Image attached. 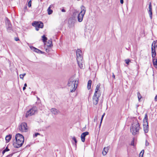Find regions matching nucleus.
<instances>
[{
	"label": "nucleus",
	"instance_id": "603ef678",
	"mask_svg": "<svg viewBox=\"0 0 157 157\" xmlns=\"http://www.w3.org/2000/svg\"><path fill=\"white\" fill-rule=\"evenodd\" d=\"M77 1H79L80 0H77Z\"/></svg>",
	"mask_w": 157,
	"mask_h": 157
},
{
	"label": "nucleus",
	"instance_id": "c85d7f7f",
	"mask_svg": "<svg viewBox=\"0 0 157 157\" xmlns=\"http://www.w3.org/2000/svg\"><path fill=\"white\" fill-rule=\"evenodd\" d=\"M38 136H44L43 135H41L40 133H36L33 135V136L36 137Z\"/></svg>",
	"mask_w": 157,
	"mask_h": 157
},
{
	"label": "nucleus",
	"instance_id": "1a4fd4ad",
	"mask_svg": "<svg viewBox=\"0 0 157 157\" xmlns=\"http://www.w3.org/2000/svg\"><path fill=\"white\" fill-rule=\"evenodd\" d=\"M18 129L21 131L27 132L28 129L27 124L25 122L22 123L19 126Z\"/></svg>",
	"mask_w": 157,
	"mask_h": 157
},
{
	"label": "nucleus",
	"instance_id": "72a5a7b5",
	"mask_svg": "<svg viewBox=\"0 0 157 157\" xmlns=\"http://www.w3.org/2000/svg\"><path fill=\"white\" fill-rule=\"evenodd\" d=\"M125 63L127 64H128L130 62V60L129 59H126L125 60Z\"/></svg>",
	"mask_w": 157,
	"mask_h": 157
},
{
	"label": "nucleus",
	"instance_id": "f3484780",
	"mask_svg": "<svg viewBox=\"0 0 157 157\" xmlns=\"http://www.w3.org/2000/svg\"><path fill=\"white\" fill-rule=\"evenodd\" d=\"M109 149V148L108 147H104L102 152L103 155H105L108 152Z\"/></svg>",
	"mask_w": 157,
	"mask_h": 157
},
{
	"label": "nucleus",
	"instance_id": "e433bc0d",
	"mask_svg": "<svg viewBox=\"0 0 157 157\" xmlns=\"http://www.w3.org/2000/svg\"><path fill=\"white\" fill-rule=\"evenodd\" d=\"M149 143L148 142L147 140H146L145 145L146 146H147L149 145Z\"/></svg>",
	"mask_w": 157,
	"mask_h": 157
},
{
	"label": "nucleus",
	"instance_id": "2f4dec72",
	"mask_svg": "<svg viewBox=\"0 0 157 157\" xmlns=\"http://www.w3.org/2000/svg\"><path fill=\"white\" fill-rule=\"evenodd\" d=\"M131 145L133 146H135V139L134 138H133L132 140V141Z\"/></svg>",
	"mask_w": 157,
	"mask_h": 157
},
{
	"label": "nucleus",
	"instance_id": "39448f33",
	"mask_svg": "<svg viewBox=\"0 0 157 157\" xmlns=\"http://www.w3.org/2000/svg\"><path fill=\"white\" fill-rule=\"evenodd\" d=\"M81 11L78 14L77 17L78 21L79 22H81L82 21L86 11L85 7L83 6H81Z\"/></svg>",
	"mask_w": 157,
	"mask_h": 157
},
{
	"label": "nucleus",
	"instance_id": "dca6fc26",
	"mask_svg": "<svg viewBox=\"0 0 157 157\" xmlns=\"http://www.w3.org/2000/svg\"><path fill=\"white\" fill-rule=\"evenodd\" d=\"M151 54L152 57L153 58H155L156 56V53L155 49L153 48V46H151Z\"/></svg>",
	"mask_w": 157,
	"mask_h": 157
},
{
	"label": "nucleus",
	"instance_id": "423d86ee",
	"mask_svg": "<svg viewBox=\"0 0 157 157\" xmlns=\"http://www.w3.org/2000/svg\"><path fill=\"white\" fill-rule=\"evenodd\" d=\"M37 108L36 107H33L26 113L25 117H27L35 114L37 112Z\"/></svg>",
	"mask_w": 157,
	"mask_h": 157
},
{
	"label": "nucleus",
	"instance_id": "b1692460",
	"mask_svg": "<svg viewBox=\"0 0 157 157\" xmlns=\"http://www.w3.org/2000/svg\"><path fill=\"white\" fill-rule=\"evenodd\" d=\"M72 143L74 145H75V146L76 147V143H77V140L76 139V138H72Z\"/></svg>",
	"mask_w": 157,
	"mask_h": 157
},
{
	"label": "nucleus",
	"instance_id": "5701e85b",
	"mask_svg": "<svg viewBox=\"0 0 157 157\" xmlns=\"http://www.w3.org/2000/svg\"><path fill=\"white\" fill-rule=\"evenodd\" d=\"M53 46L52 44V40H48V44L47 45V46L48 47H51Z\"/></svg>",
	"mask_w": 157,
	"mask_h": 157
},
{
	"label": "nucleus",
	"instance_id": "bb28decb",
	"mask_svg": "<svg viewBox=\"0 0 157 157\" xmlns=\"http://www.w3.org/2000/svg\"><path fill=\"white\" fill-rule=\"evenodd\" d=\"M24 137V136L22 135L21 134H19V133H17L15 135V137Z\"/></svg>",
	"mask_w": 157,
	"mask_h": 157
},
{
	"label": "nucleus",
	"instance_id": "49530a36",
	"mask_svg": "<svg viewBox=\"0 0 157 157\" xmlns=\"http://www.w3.org/2000/svg\"><path fill=\"white\" fill-rule=\"evenodd\" d=\"M6 151L4 150L2 152V153L3 154H4V153L6 152Z\"/></svg>",
	"mask_w": 157,
	"mask_h": 157
},
{
	"label": "nucleus",
	"instance_id": "473e14b6",
	"mask_svg": "<svg viewBox=\"0 0 157 157\" xmlns=\"http://www.w3.org/2000/svg\"><path fill=\"white\" fill-rule=\"evenodd\" d=\"M31 3L32 1L31 0L28 2V5L29 7H30L31 6Z\"/></svg>",
	"mask_w": 157,
	"mask_h": 157
},
{
	"label": "nucleus",
	"instance_id": "2eb2a0df",
	"mask_svg": "<svg viewBox=\"0 0 157 157\" xmlns=\"http://www.w3.org/2000/svg\"><path fill=\"white\" fill-rule=\"evenodd\" d=\"M30 48L31 49L33 50V51H34L35 52L38 53H42L43 52L41 51L40 50L36 48H35L31 46L30 47Z\"/></svg>",
	"mask_w": 157,
	"mask_h": 157
},
{
	"label": "nucleus",
	"instance_id": "c9c22d12",
	"mask_svg": "<svg viewBox=\"0 0 157 157\" xmlns=\"http://www.w3.org/2000/svg\"><path fill=\"white\" fill-rule=\"evenodd\" d=\"M105 115V113H104V114H103V115L101 116V122H100L101 124L102 122L103 119V118Z\"/></svg>",
	"mask_w": 157,
	"mask_h": 157
},
{
	"label": "nucleus",
	"instance_id": "aec40b11",
	"mask_svg": "<svg viewBox=\"0 0 157 157\" xmlns=\"http://www.w3.org/2000/svg\"><path fill=\"white\" fill-rule=\"evenodd\" d=\"M151 46H153V48L155 49V47H157V40L154 41L152 44Z\"/></svg>",
	"mask_w": 157,
	"mask_h": 157
},
{
	"label": "nucleus",
	"instance_id": "58836bf2",
	"mask_svg": "<svg viewBox=\"0 0 157 157\" xmlns=\"http://www.w3.org/2000/svg\"><path fill=\"white\" fill-rule=\"evenodd\" d=\"M6 151H8L9 150V149L7 147H6V149L4 150Z\"/></svg>",
	"mask_w": 157,
	"mask_h": 157
},
{
	"label": "nucleus",
	"instance_id": "a18cd8bd",
	"mask_svg": "<svg viewBox=\"0 0 157 157\" xmlns=\"http://www.w3.org/2000/svg\"><path fill=\"white\" fill-rule=\"evenodd\" d=\"M61 11L62 12H65L66 11L64 9H62L61 10Z\"/></svg>",
	"mask_w": 157,
	"mask_h": 157
},
{
	"label": "nucleus",
	"instance_id": "6e6552de",
	"mask_svg": "<svg viewBox=\"0 0 157 157\" xmlns=\"http://www.w3.org/2000/svg\"><path fill=\"white\" fill-rule=\"evenodd\" d=\"M101 94H94L92 98V102L94 105H97L99 101V98L100 97Z\"/></svg>",
	"mask_w": 157,
	"mask_h": 157
},
{
	"label": "nucleus",
	"instance_id": "4468645a",
	"mask_svg": "<svg viewBox=\"0 0 157 157\" xmlns=\"http://www.w3.org/2000/svg\"><path fill=\"white\" fill-rule=\"evenodd\" d=\"M148 13H149L150 17L151 19L152 18V6L151 3L150 2L149 5V11Z\"/></svg>",
	"mask_w": 157,
	"mask_h": 157
},
{
	"label": "nucleus",
	"instance_id": "79ce46f5",
	"mask_svg": "<svg viewBox=\"0 0 157 157\" xmlns=\"http://www.w3.org/2000/svg\"><path fill=\"white\" fill-rule=\"evenodd\" d=\"M15 40L16 41H17L19 40V38H18L16 37L15 38Z\"/></svg>",
	"mask_w": 157,
	"mask_h": 157
},
{
	"label": "nucleus",
	"instance_id": "4be33fe9",
	"mask_svg": "<svg viewBox=\"0 0 157 157\" xmlns=\"http://www.w3.org/2000/svg\"><path fill=\"white\" fill-rule=\"evenodd\" d=\"M51 6H50L47 9L48 14L49 15L52 14L53 12V11L51 9Z\"/></svg>",
	"mask_w": 157,
	"mask_h": 157
},
{
	"label": "nucleus",
	"instance_id": "6ab92c4d",
	"mask_svg": "<svg viewBox=\"0 0 157 157\" xmlns=\"http://www.w3.org/2000/svg\"><path fill=\"white\" fill-rule=\"evenodd\" d=\"M92 81L91 80H89L88 81L87 83V87L88 90H90L91 88V85Z\"/></svg>",
	"mask_w": 157,
	"mask_h": 157
},
{
	"label": "nucleus",
	"instance_id": "f03ea898",
	"mask_svg": "<svg viewBox=\"0 0 157 157\" xmlns=\"http://www.w3.org/2000/svg\"><path fill=\"white\" fill-rule=\"evenodd\" d=\"M140 128V124L137 120H135L132 124L131 129L132 135L135 136L138 134Z\"/></svg>",
	"mask_w": 157,
	"mask_h": 157
},
{
	"label": "nucleus",
	"instance_id": "c756f323",
	"mask_svg": "<svg viewBox=\"0 0 157 157\" xmlns=\"http://www.w3.org/2000/svg\"><path fill=\"white\" fill-rule=\"evenodd\" d=\"M144 152V150H142L139 154V157H143Z\"/></svg>",
	"mask_w": 157,
	"mask_h": 157
},
{
	"label": "nucleus",
	"instance_id": "37998d69",
	"mask_svg": "<svg viewBox=\"0 0 157 157\" xmlns=\"http://www.w3.org/2000/svg\"><path fill=\"white\" fill-rule=\"evenodd\" d=\"M112 77L114 79L115 78V75H114L113 73Z\"/></svg>",
	"mask_w": 157,
	"mask_h": 157
},
{
	"label": "nucleus",
	"instance_id": "cd10ccee",
	"mask_svg": "<svg viewBox=\"0 0 157 157\" xmlns=\"http://www.w3.org/2000/svg\"><path fill=\"white\" fill-rule=\"evenodd\" d=\"M137 96H138V99L139 101H140V99L142 98V96H141V94H140V92H138L137 93Z\"/></svg>",
	"mask_w": 157,
	"mask_h": 157
},
{
	"label": "nucleus",
	"instance_id": "ea45409f",
	"mask_svg": "<svg viewBox=\"0 0 157 157\" xmlns=\"http://www.w3.org/2000/svg\"><path fill=\"white\" fill-rule=\"evenodd\" d=\"M82 141L83 142H84L85 141V138H81Z\"/></svg>",
	"mask_w": 157,
	"mask_h": 157
},
{
	"label": "nucleus",
	"instance_id": "9b49d317",
	"mask_svg": "<svg viewBox=\"0 0 157 157\" xmlns=\"http://www.w3.org/2000/svg\"><path fill=\"white\" fill-rule=\"evenodd\" d=\"M82 59H83L80 58L79 59H78L77 60L78 65L81 69L83 68V62Z\"/></svg>",
	"mask_w": 157,
	"mask_h": 157
},
{
	"label": "nucleus",
	"instance_id": "f257e3e1",
	"mask_svg": "<svg viewBox=\"0 0 157 157\" xmlns=\"http://www.w3.org/2000/svg\"><path fill=\"white\" fill-rule=\"evenodd\" d=\"M78 81L74 77L71 78L68 80V90L71 92H74L77 87Z\"/></svg>",
	"mask_w": 157,
	"mask_h": 157
},
{
	"label": "nucleus",
	"instance_id": "9d476101",
	"mask_svg": "<svg viewBox=\"0 0 157 157\" xmlns=\"http://www.w3.org/2000/svg\"><path fill=\"white\" fill-rule=\"evenodd\" d=\"M6 26L7 31L9 32H11L13 31L12 28V25L10 24V21L7 19V22H6Z\"/></svg>",
	"mask_w": 157,
	"mask_h": 157
},
{
	"label": "nucleus",
	"instance_id": "f8f14e48",
	"mask_svg": "<svg viewBox=\"0 0 157 157\" xmlns=\"http://www.w3.org/2000/svg\"><path fill=\"white\" fill-rule=\"evenodd\" d=\"M76 56H77V59L79 58H82L83 59V57L82 56V52L79 49H78L76 52Z\"/></svg>",
	"mask_w": 157,
	"mask_h": 157
},
{
	"label": "nucleus",
	"instance_id": "c03bdc74",
	"mask_svg": "<svg viewBox=\"0 0 157 157\" xmlns=\"http://www.w3.org/2000/svg\"><path fill=\"white\" fill-rule=\"evenodd\" d=\"M120 2L122 4H123L124 2L123 0H120Z\"/></svg>",
	"mask_w": 157,
	"mask_h": 157
},
{
	"label": "nucleus",
	"instance_id": "7ed1b4c3",
	"mask_svg": "<svg viewBox=\"0 0 157 157\" xmlns=\"http://www.w3.org/2000/svg\"><path fill=\"white\" fill-rule=\"evenodd\" d=\"M15 140L13 144L14 147L17 148L21 147L24 142V138H15Z\"/></svg>",
	"mask_w": 157,
	"mask_h": 157
},
{
	"label": "nucleus",
	"instance_id": "7c9ffc66",
	"mask_svg": "<svg viewBox=\"0 0 157 157\" xmlns=\"http://www.w3.org/2000/svg\"><path fill=\"white\" fill-rule=\"evenodd\" d=\"M26 73H25L23 74L20 75L19 76L22 79V80H23L24 77Z\"/></svg>",
	"mask_w": 157,
	"mask_h": 157
},
{
	"label": "nucleus",
	"instance_id": "8fccbe9b",
	"mask_svg": "<svg viewBox=\"0 0 157 157\" xmlns=\"http://www.w3.org/2000/svg\"><path fill=\"white\" fill-rule=\"evenodd\" d=\"M27 86V85L26 83H25L24 84V86L25 87H26Z\"/></svg>",
	"mask_w": 157,
	"mask_h": 157
},
{
	"label": "nucleus",
	"instance_id": "a211bd4d",
	"mask_svg": "<svg viewBox=\"0 0 157 157\" xmlns=\"http://www.w3.org/2000/svg\"><path fill=\"white\" fill-rule=\"evenodd\" d=\"M51 112L54 115H57L58 114L59 111L55 108H52L51 109Z\"/></svg>",
	"mask_w": 157,
	"mask_h": 157
},
{
	"label": "nucleus",
	"instance_id": "20e7f679",
	"mask_svg": "<svg viewBox=\"0 0 157 157\" xmlns=\"http://www.w3.org/2000/svg\"><path fill=\"white\" fill-rule=\"evenodd\" d=\"M143 128L145 133H147L149 130V127L148 123L147 115V113L145 114L143 119Z\"/></svg>",
	"mask_w": 157,
	"mask_h": 157
},
{
	"label": "nucleus",
	"instance_id": "3c124183",
	"mask_svg": "<svg viewBox=\"0 0 157 157\" xmlns=\"http://www.w3.org/2000/svg\"><path fill=\"white\" fill-rule=\"evenodd\" d=\"M97 117H95L94 119V121H95L96 120H97Z\"/></svg>",
	"mask_w": 157,
	"mask_h": 157
},
{
	"label": "nucleus",
	"instance_id": "a878e982",
	"mask_svg": "<svg viewBox=\"0 0 157 157\" xmlns=\"http://www.w3.org/2000/svg\"><path fill=\"white\" fill-rule=\"evenodd\" d=\"M42 37V40L44 42V43L47 40V38L46 37H45L44 35Z\"/></svg>",
	"mask_w": 157,
	"mask_h": 157
},
{
	"label": "nucleus",
	"instance_id": "393cba45",
	"mask_svg": "<svg viewBox=\"0 0 157 157\" xmlns=\"http://www.w3.org/2000/svg\"><path fill=\"white\" fill-rule=\"evenodd\" d=\"M153 64L157 68V59H153Z\"/></svg>",
	"mask_w": 157,
	"mask_h": 157
},
{
	"label": "nucleus",
	"instance_id": "ddd939ff",
	"mask_svg": "<svg viewBox=\"0 0 157 157\" xmlns=\"http://www.w3.org/2000/svg\"><path fill=\"white\" fill-rule=\"evenodd\" d=\"M100 86V83L98 84L97 85L95 90V91L94 94H101V93L100 92V90H99Z\"/></svg>",
	"mask_w": 157,
	"mask_h": 157
},
{
	"label": "nucleus",
	"instance_id": "0eeeda50",
	"mask_svg": "<svg viewBox=\"0 0 157 157\" xmlns=\"http://www.w3.org/2000/svg\"><path fill=\"white\" fill-rule=\"evenodd\" d=\"M32 24L33 26L35 27L36 31H38L39 28H42L44 26L43 23L41 22L35 21Z\"/></svg>",
	"mask_w": 157,
	"mask_h": 157
},
{
	"label": "nucleus",
	"instance_id": "412c9836",
	"mask_svg": "<svg viewBox=\"0 0 157 157\" xmlns=\"http://www.w3.org/2000/svg\"><path fill=\"white\" fill-rule=\"evenodd\" d=\"M89 132H86L82 133L80 137H85L87 135H88Z\"/></svg>",
	"mask_w": 157,
	"mask_h": 157
},
{
	"label": "nucleus",
	"instance_id": "de8ad7c7",
	"mask_svg": "<svg viewBox=\"0 0 157 157\" xmlns=\"http://www.w3.org/2000/svg\"><path fill=\"white\" fill-rule=\"evenodd\" d=\"M12 155V154H10V155H7V157H9V156L11 157V156Z\"/></svg>",
	"mask_w": 157,
	"mask_h": 157
},
{
	"label": "nucleus",
	"instance_id": "4c0bfd02",
	"mask_svg": "<svg viewBox=\"0 0 157 157\" xmlns=\"http://www.w3.org/2000/svg\"><path fill=\"white\" fill-rule=\"evenodd\" d=\"M12 137V135H11V134H9L8 135L6 136L5 137L7 138V137Z\"/></svg>",
	"mask_w": 157,
	"mask_h": 157
},
{
	"label": "nucleus",
	"instance_id": "09e8293b",
	"mask_svg": "<svg viewBox=\"0 0 157 157\" xmlns=\"http://www.w3.org/2000/svg\"><path fill=\"white\" fill-rule=\"evenodd\" d=\"M26 89V87L24 86L23 87V90H24Z\"/></svg>",
	"mask_w": 157,
	"mask_h": 157
},
{
	"label": "nucleus",
	"instance_id": "a19ab883",
	"mask_svg": "<svg viewBox=\"0 0 157 157\" xmlns=\"http://www.w3.org/2000/svg\"><path fill=\"white\" fill-rule=\"evenodd\" d=\"M155 101H157V94L156 95V96L155 97Z\"/></svg>",
	"mask_w": 157,
	"mask_h": 157
},
{
	"label": "nucleus",
	"instance_id": "f704fd0d",
	"mask_svg": "<svg viewBox=\"0 0 157 157\" xmlns=\"http://www.w3.org/2000/svg\"><path fill=\"white\" fill-rule=\"evenodd\" d=\"M11 138H5L6 143L8 142L11 140Z\"/></svg>",
	"mask_w": 157,
	"mask_h": 157
}]
</instances>
